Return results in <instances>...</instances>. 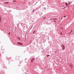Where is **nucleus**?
<instances>
[{"label":"nucleus","instance_id":"5701e85b","mask_svg":"<svg viewBox=\"0 0 74 74\" xmlns=\"http://www.w3.org/2000/svg\"><path fill=\"white\" fill-rule=\"evenodd\" d=\"M71 32H70L69 34H71Z\"/></svg>","mask_w":74,"mask_h":74},{"label":"nucleus","instance_id":"9b49d317","mask_svg":"<svg viewBox=\"0 0 74 74\" xmlns=\"http://www.w3.org/2000/svg\"><path fill=\"white\" fill-rule=\"evenodd\" d=\"M49 56V55H47V57H48V56Z\"/></svg>","mask_w":74,"mask_h":74},{"label":"nucleus","instance_id":"9d476101","mask_svg":"<svg viewBox=\"0 0 74 74\" xmlns=\"http://www.w3.org/2000/svg\"><path fill=\"white\" fill-rule=\"evenodd\" d=\"M72 3V2H69L68 3L69 4H70V3Z\"/></svg>","mask_w":74,"mask_h":74},{"label":"nucleus","instance_id":"dca6fc26","mask_svg":"<svg viewBox=\"0 0 74 74\" xmlns=\"http://www.w3.org/2000/svg\"><path fill=\"white\" fill-rule=\"evenodd\" d=\"M64 18H66V16H64Z\"/></svg>","mask_w":74,"mask_h":74},{"label":"nucleus","instance_id":"7ed1b4c3","mask_svg":"<svg viewBox=\"0 0 74 74\" xmlns=\"http://www.w3.org/2000/svg\"><path fill=\"white\" fill-rule=\"evenodd\" d=\"M69 66L70 67H71V68H73V64H69Z\"/></svg>","mask_w":74,"mask_h":74},{"label":"nucleus","instance_id":"1a4fd4ad","mask_svg":"<svg viewBox=\"0 0 74 74\" xmlns=\"http://www.w3.org/2000/svg\"><path fill=\"white\" fill-rule=\"evenodd\" d=\"M17 38H18V39L19 40H21V39L19 37H17Z\"/></svg>","mask_w":74,"mask_h":74},{"label":"nucleus","instance_id":"20e7f679","mask_svg":"<svg viewBox=\"0 0 74 74\" xmlns=\"http://www.w3.org/2000/svg\"><path fill=\"white\" fill-rule=\"evenodd\" d=\"M55 19H57V18H54L53 19V20L54 21L55 23H56V20H55Z\"/></svg>","mask_w":74,"mask_h":74},{"label":"nucleus","instance_id":"4468645a","mask_svg":"<svg viewBox=\"0 0 74 74\" xmlns=\"http://www.w3.org/2000/svg\"><path fill=\"white\" fill-rule=\"evenodd\" d=\"M14 1H13V2H14Z\"/></svg>","mask_w":74,"mask_h":74},{"label":"nucleus","instance_id":"ddd939ff","mask_svg":"<svg viewBox=\"0 0 74 74\" xmlns=\"http://www.w3.org/2000/svg\"><path fill=\"white\" fill-rule=\"evenodd\" d=\"M60 34H61V35H62V32H61L60 33Z\"/></svg>","mask_w":74,"mask_h":74},{"label":"nucleus","instance_id":"f03ea898","mask_svg":"<svg viewBox=\"0 0 74 74\" xmlns=\"http://www.w3.org/2000/svg\"><path fill=\"white\" fill-rule=\"evenodd\" d=\"M35 58H33L31 60V62H34V60H35Z\"/></svg>","mask_w":74,"mask_h":74},{"label":"nucleus","instance_id":"39448f33","mask_svg":"<svg viewBox=\"0 0 74 74\" xmlns=\"http://www.w3.org/2000/svg\"><path fill=\"white\" fill-rule=\"evenodd\" d=\"M18 44H19V45H22V43L21 42H18Z\"/></svg>","mask_w":74,"mask_h":74},{"label":"nucleus","instance_id":"2eb2a0df","mask_svg":"<svg viewBox=\"0 0 74 74\" xmlns=\"http://www.w3.org/2000/svg\"><path fill=\"white\" fill-rule=\"evenodd\" d=\"M44 9L45 10H46V8H44Z\"/></svg>","mask_w":74,"mask_h":74},{"label":"nucleus","instance_id":"6e6552de","mask_svg":"<svg viewBox=\"0 0 74 74\" xmlns=\"http://www.w3.org/2000/svg\"><path fill=\"white\" fill-rule=\"evenodd\" d=\"M65 4L66 5V6H67L68 5L67 3H65Z\"/></svg>","mask_w":74,"mask_h":74},{"label":"nucleus","instance_id":"f257e3e1","mask_svg":"<svg viewBox=\"0 0 74 74\" xmlns=\"http://www.w3.org/2000/svg\"><path fill=\"white\" fill-rule=\"evenodd\" d=\"M62 47V50H64L65 49V46H64V45H61Z\"/></svg>","mask_w":74,"mask_h":74},{"label":"nucleus","instance_id":"4be33fe9","mask_svg":"<svg viewBox=\"0 0 74 74\" xmlns=\"http://www.w3.org/2000/svg\"><path fill=\"white\" fill-rule=\"evenodd\" d=\"M63 19V17L61 18V19Z\"/></svg>","mask_w":74,"mask_h":74},{"label":"nucleus","instance_id":"412c9836","mask_svg":"<svg viewBox=\"0 0 74 74\" xmlns=\"http://www.w3.org/2000/svg\"><path fill=\"white\" fill-rule=\"evenodd\" d=\"M45 17L44 18H43V19H45Z\"/></svg>","mask_w":74,"mask_h":74},{"label":"nucleus","instance_id":"0eeeda50","mask_svg":"<svg viewBox=\"0 0 74 74\" xmlns=\"http://www.w3.org/2000/svg\"><path fill=\"white\" fill-rule=\"evenodd\" d=\"M36 32V30H34L33 32V34H34Z\"/></svg>","mask_w":74,"mask_h":74},{"label":"nucleus","instance_id":"423d86ee","mask_svg":"<svg viewBox=\"0 0 74 74\" xmlns=\"http://www.w3.org/2000/svg\"><path fill=\"white\" fill-rule=\"evenodd\" d=\"M4 4H8L9 3L8 2H4Z\"/></svg>","mask_w":74,"mask_h":74},{"label":"nucleus","instance_id":"aec40b11","mask_svg":"<svg viewBox=\"0 0 74 74\" xmlns=\"http://www.w3.org/2000/svg\"><path fill=\"white\" fill-rule=\"evenodd\" d=\"M61 29H63V27H62V28H61Z\"/></svg>","mask_w":74,"mask_h":74},{"label":"nucleus","instance_id":"f8f14e48","mask_svg":"<svg viewBox=\"0 0 74 74\" xmlns=\"http://www.w3.org/2000/svg\"><path fill=\"white\" fill-rule=\"evenodd\" d=\"M73 32V30H71V32Z\"/></svg>","mask_w":74,"mask_h":74},{"label":"nucleus","instance_id":"a211bd4d","mask_svg":"<svg viewBox=\"0 0 74 74\" xmlns=\"http://www.w3.org/2000/svg\"><path fill=\"white\" fill-rule=\"evenodd\" d=\"M8 34H9V35H10V33H8Z\"/></svg>","mask_w":74,"mask_h":74},{"label":"nucleus","instance_id":"f3484780","mask_svg":"<svg viewBox=\"0 0 74 74\" xmlns=\"http://www.w3.org/2000/svg\"><path fill=\"white\" fill-rule=\"evenodd\" d=\"M32 27H33V26H32L31 28L30 29H32Z\"/></svg>","mask_w":74,"mask_h":74},{"label":"nucleus","instance_id":"6ab92c4d","mask_svg":"<svg viewBox=\"0 0 74 74\" xmlns=\"http://www.w3.org/2000/svg\"><path fill=\"white\" fill-rule=\"evenodd\" d=\"M34 10L32 11V12H33L34 11Z\"/></svg>","mask_w":74,"mask_h":74}]
</instances>
